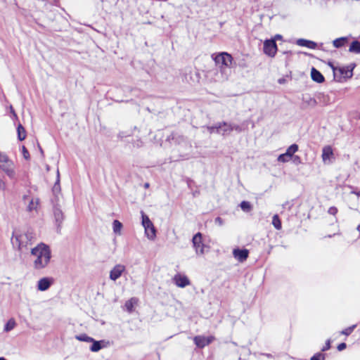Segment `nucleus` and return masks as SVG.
Masks as SVG:
<instances>
[{
  "instance_id": "obj_7",
  "label": "nucleus",
  "mask_w": 360,
  "mask_h": 360,
  "mask_svg": "<svg viewBox=\"0 0 360 360\" xmlns=\"http://www.w3.org/2000/svg\"><path fill=\"white\" fill-rule=\"evenodd\" d=\"M278 51L275 39H266L264 41L263 51L266 56L273 58Z\"/></svg>"
},
{
  "instance_id": "obj_26",
  "label": "nucleus",
  "mask_w": 360,
  "mask_h": 360,
  "mask_svg": "<svg viewBox=\"0 0 360 360\" xmlns=\"http://www.w3.org/2000/svg\"><path fill=\"white\" fill-rule=\"evenodd\" d=\"M292 158L290 157V156H288L286 155V153H283V154H281L278 157V161L280 162H283V163H285V162H288L290 160H291Z\"/></svg>"
},
{
  "instance_id": "obj_4",
  "label": "nucleus",
  "mask_w": 360,
  "mask_h": 360,
  "mask_svg": "<svg viewBox=\"0 0 360 360\" xmlns=\"http://www.w3.org/2000/svg\"><path fill=\"white\" fill-rule=\"evenodd\" d=\"M212 58L215 63L219 66L221 70L231 68L233 61L232 56L227 52L219 53L214 57L213 55Z\"/></svg>"
},
{
  "instance_id": "obj_22",
  "label": "nucleus",
  "mask_w": 360,
  "mask_h": 360,
  "mask_svg": "<svg viewBox=\"0 0 360 360\" xmlns=\"http://www.w3.org/2000/svg\"><path fill=\"white\" fill-rule=\"evenodd\" d=\"M272 224L277 230H281L282 228L281 221L278 214H275L272 218Z\"/></svg>"
},
{
  "instance_id": "obj_40",
  "label": "nucleus",
  "mask_w": 360,
  "mask_h": 360,
  "mask_svg": "<svg viewBox=\"0 0 360 360\" xmlns=\"http://www.w3.org/2000/svg\"><path fill=\"white\" fill-rule=\"evenodd\" d=\"M11 112H13V114L15 116H16V114H15V112L14 110H13L12 108H11Z\"/></svg>"
},
{
  "instance_id": "obj_31",
  "label": "nucleus",
  "mask_w": 360,
  "mask_h": 360,
  "mask_svg": "<svg viewBox=\"0 0 360 360\" xmlns=\"http://www.w3.org/2000/svg\"><path fill=\"white\" fill-rule=\"evenodd\" d=\"M37 204H38L37 200L36 202H34V200H32L28 205V207H27L28 210L32 211L33 210H36Z\"/></svg>"
},
{
  "instance_id": "obj_3",
  "label": "nucleus",
  "mask_w": 360,
  "mask_h": 360,
  "mask_svg": "<svg viewBox=\"0 0 360 360\" xmlns=\"http://www.w3.org/2000/svg\"><path fill=\"white\" fill-rule=\"evenodd\" d=\"M0 169L11 179H15V165L8 156L0 151Z\"/></svg>"
},
{
  "instance_id": "obj_10",
  "label": "nucleus",
  "mask_w": 360,
  "mask_h": 360,
  "mask_svg": "<svg viewBox=\"0 0 360 360\" xmlns=\"http://www.w3.org/2000/svg\"><path fill=\"white\" fill-rule=\"evenodd\" d=\"M173 281L179 288H185L191 284L188 278L181 274H176L173 278Z\"/></svg>"
},
{
  "instance_id": "obj_39",
  "label": "nucleus",
  "mask_w": 360,
  "mask_h": 360,
  "mask_svg": "<svg viewBox=\"0 0 360 360\" xmlns=\"http://www.w3.org/2000/svg\"><path fill=\"white\" fill-rule=\"evenodd\" d=\"M352 193H354L357 196H360V191H352Z\"/></svg>"
},
{
  "instance_id": "obj_18",
  "label": "nucleus",
  "mask_w": 360,
  "mask_h": 360,
  "mask_svg": "<svg viewBox=\"0 0 360 360\" xmlns=\"http://www.w3.org/2000/svg\"><path fill=\"white\" fill-rule=\"evenodd\" d=\"M347 43H348V38L346 37H340V38H338V39H335V40H333V45L335 48H341V47L346 46V44Z\"/></svg>"
},
{
  "instance_id": "obj_12",
  "label": "nucleus",
  "mask_w": 360,
  "mask_h": 360,
  "mask_svg": "<svg viewBox=\"0 0 360 360\" xmlns=\"http://www.w3.org/2000/svg\"><path fill=\"white\" fill-rule=\"evenodd\" d=\"M233 255L239 262H245L249 256V250L247 249H234Z\"/></svg>"
},
{
  "instance_id": "obj_20",
  "label": "nucleus",
  "mask_w": 360,
  "mask_h": 360,
  "mask_svg": "<svg viewBox=\"0 0 360 360\" xmlns=\"http://www.w3.org/2000/svg\"><path fill=\"white\" fill-rule=\"evenodd\" d=\"M349 51L352 53H360V41L355 40L350 44Z\"/></svg>"
},
{
  "instance_id": "obj_33",
  "label": "nucleus",
  "mask_w": 360,
  "mask_h": 360,
  "mask_svg": "<svg viewBox=\"0 0 360 360\" xmlns=\"http://www.w3.org/2000/svg\"><path fill=\"white\" fill-rule=\"evenodd\" d=\"M308 103V105H310V106H315L317 103L316 101L315 98H310L309 100L307 101Z\"/></svg>"
},
{
  "instance_id": "obj_27",
  "label": "nucleus",
  "mask_w": 360,
  "mask_h": 360,
  "mask_svg": "<svg viewBox=\"0 0 360 360\" xmlns=\"http://www.w3.org/2000/svg\"><path fill=\"white\" fill-rule=\"evenodd\" d=\"M356 326V325H353L352 326H349V327L344 329L343 330L341 331V334L345 335H350L353 332V330H354Z\"/></svg>"
},
{
  "instance_id": "obj_35",
  "label": "nucleus",
  "mask_w": 360,
  "mask_h": 360,
  "mask_svg": "<svg viewBox=\"0 0 360 360\" xmlns=\"http://www.w3.org/2000/svg\"><path fill=\"white\" fill-rule=\"evenodd\" d=\"M347 345L345 342H342L338 345V349L342 351L346 348Z\"/></svg>"
},
{
  "instance_id": "obj_5",
  "label": "nucleus",
  "mask_w": 360,
  "mask_h": 360,
  "mask_svg": "<svg viewBox=\"0 0 360 360\" xmlns=\"http://www.w3.org/2000/svg\"><path fill=\"white\" fill-rule=\"evenodd\" d=\"M142 224L145 229V233L149 240H154L156 237V230L147 215L142 214Z\"/></svg>"
},
{
  "instance_id": "obj_23",
  "label": "nucleus",
  "mask_w": 360,
  "mask_h": 360,
  "mask_svg": "<svg viewBox=\"0 0 360 360\" xmlns=\"http://www.w3.org/2000/svg\"><path fill=\"white\" fill-rule=\"evenodd\" d=\"M112 228H113V231L115 233L120 234L121 229L122 228V224L120 221L116 219L112 223Z\"/></svg>"
},
{
  "instance_id": "obj_30",
  "label": "nucleus",
  "mask_w": 360,
  "mask_h": 360,
  "mask_svg": "<svg viewBox=\"0 0 360 360\" xmlns=\"http://www.w3.org/2000/svg\"><path fill=\"white\" fill-rule=\"evenodd\" d=\"M22 153L25 160H30V153H29L28 150L26 148V147L24 146L22 147Z\"/></svg>"
},
{
  "instance_id": "obj_29",
  "label": "nucleus",
  "mask_w": 360,
  "mask_h": 360,
  "mask_svg": "<svg viewBox=\"0 0 360 360\" xmlns=\"http://www.w3.org/2000/svg\"><path fill=\"white\" fill-rule=\"evenodd\" d=\"M101 344L99 343V342L96 341L91 345V350L92 352H98V350L101 349Z\"/></svg>"
},
{
  "instance_id": "obj_1",
  "label": "nucleus",
  "mask_w": 360,
  "mask_h": 360,
  "mask_svg": "<svg viewBox=\"0 0 360 360\" xmlns=\"http://www.w3.org/2000/svg\"><path fill=\"white\" fill-rule=\"evenodd\" d=\"M31 255L34 257L33 264L36 269H41L46 267L51 257V250L44 243H40L32 248Z\"/></svg>"
},
{
  "instance_id": "obj_24",
  "label": "nucleus",
  "mask_w": 360,
  "mask_h": 360,
  "mask_svg": "<svg viewBox=\"0 0 360 360\" xmlns=\"http://www.w3.org/2000/svg\"><path fill=\"white\" fill-rule=\"evenodd\" d=\"M15 321L13 319H9L5 325L4 330L6 332L11 330L15 328Z\"/></svg>"
},
{
  "instance_id": "obj_8",
  "label": "nucleus",
  "mask_w": 360,
  "mask_h": 360,
  "mask_svg": "<svg viewBox=\"0 0 360 360\" xmlns=\"http://www.w3.org/2000/svg\"><path fill=\"white\" fill-rule=\"evenodd\" d=\"M214 340V337L210 335L207 337L203 335H197L193 338V342L198 348H203L210 345Z\"/></svg>"
},
{
  "instance_id": "obj_21",
  "label": "nucleus",
  "mask_w": 360,
  "mask_h": 360,
  "mask_svg": "<svg viewBox=\"0 0 360 360\" xmlns=\"http://www.w3.org/2000/svg\"><path fill=\"white\" fill-rule=\"evenodd\" d=\"M298 149H299L298 145L294 143V144H292L291 146H290L287 148L285 153L288 156H290L291 158H292V157L295 155L294 154L297 151H298Z\"/></svg>"
},
{
  "instance_id": "obj_6",
  "label": "nucleus",
  "mask_w": 360,
  "mask_h": 360,
  "mask_svg": "<svg viewBox=\"0 0 360 360\" xmlns=\"http://www.w3.org/2000/svg\"><path fill=\"white\" fill-rule=\"evenodd\" d=\"M13 240V245H16L20 251H22L23 248H27V246L31 244V238L28 233L15 235Z\"/></svg>"
},
{
  "instance_id": "obj_14",
  "label": "nucleus",
  "mask_w": 360,
  "mask_h": 360,
  "mask_svg": "<svg viewBox=\"0 0 360 360\" xmlns=\"http://www.w3.org/2000/svg\"><path fill=\"white\" fill-rule=\"evenodd\" d=\"M53 283V279L51 278H42L38 281V290L41 291L46 290Z\"/></svg>"
},
{
  "instance_id": "obj_9",
  "label": "nucleus",
  "mask_w": 360,
  "mask_h": 360,
  "mask_svg": "<svg viewBox=\"0 0 360 360\" xmlns=\"http://www.w3.org/2000/svg\"><path fill=\"white\" fill-rule=\"evenodd\" d=\"M193 247L195 249L196 253L203 254L205 245L202 243V233L198 232L194 235L193 238Z\"/></svg>"
},
{
  "instance_id": "obj_2",
  "label": "nucleus",
  "mask_w": 360,
  "mask_h": 360,
  "mask_svg": "<svg viewBox=\"0 0 360 360\" xmlns=\"http://www.w3.org/2000/svg\"><path fill=\"white\" fill-rule=\"evenodd\" d=\"M329 66L333 72L334 77L338 82H346L353 76V70L356 67V64L352 63L347 66L338 67L333 63H329Z\"/></svg>"
},
{
  "instance_id": "obj_15",
  "label": "nucleus",
  "mask_w": 360,
  "mask_h": 360,
  "mask_svg": "<svg viewBox=\"0 0 360 360\" xmlns=\"http://www.w3.org/2000/svg\"><path fill=\"white\" fill-rule=\"evenodd\" d=\"M311 79L318 83H322L325 81L323 75L315 68H312L311 70Z\"/></svg>"
},
{
  "instance_id": "obj_11",
  "label": "nucleus",
  "mask_w": 360,
  "mask_h": 360,
  "mask_svg": "<svg viewBox=\"0 0 360 360\" xmlns=\"http://www.w3.org/2000/svg\"><path fill=\"white\" fill-rule=\"evenodd\" d=\"M125 266L122 264L115 265L110 271V278L112 281H116L122 276V273L125 271Z\"/></svg>"
},
{
  "instance_id": "obj_41",
  "label": "nucleus",
  "mask_w": 360,
  "mask_h": 360,
  "mask_svg": "<svg viewBox=\"0 0 360 360\" xmlns=\"http://www.w3.org/2000/svg\"><path fill=\"white\" fill-rule=\"evenodd\" d=\"M275 38L279 39V38H281V36H280V35H278H278H276V36H275Z\"/></svg>"
},
{
  "instance_id": "obj_36",
  "label": "nucleus",
  "mask_w": 360,
  "mask_h": 360,
  "mask_svg": "<svg viewBox=\"0 0 360 360\" xmlns=\"http://www.w3.org/2000/svg\"><path fill=\"white\" fill-rule=\"evenodd\" d=\"M77 340H84V341H88L89 340H90L91 338L86 336V335H83V336H77L76 337Z\"/></svg>"
},
{
  "instance_id": "obj_38",
  "label": "nucleus",
  "mask_w": 360,
  "mask_h": 360,
  "mask_svg": "<svg viewBox=\"0 0 360 360\" xmlns=\"http://www.w3.org/2000/svg\"><path fill=\"white\" fill-rule=\"evenodd\" d=\"M292 159L296 162H300L301 161L300 157L298 155H294Z\"/></svg>"
},
{
  "instance_id": "obj_13",
  "label": "nucleus",
  "mask_w": 360,
  "mask_h": 360,
  "mask_svg": "<svg viewBox=\"0 0 360 360\" xmlns=\"http://www.w3.org/2000/svg\"><path fill=\"white\" fill-rule=\"evenodd\" d=\"M321 158L324 163H326L327 161L330 162L332 158H334L333 150L330 146H326L323 148Z\"/></svg>"
},
{
  "instance_id": "obj_42",
  "label": "nucleus",
  "mask_w": 360,
  "mask_h": 360,
  "mask_svg": "<svg viewBox=\"0 0 360 360\" xmlns=\"http://www.w3.org/2000/svg\"><path fill=\"white\" fill-rule=\"evenodd\" d=\"M0 360H6L4 357H0Z\"/></svg>"
},
{
  "instance_id": "obj_25",
  "label": "nucleus",
  "mask_w": 360,
  "mask_h": 360,
  "mask_svg": "<svg viewBox=\"0 0 360 360\" xmlns=\"http://www.w3.org/2000/svg\"><path fill=\"white\" fill-rule=\"evenodd\" d=\"M240 206V208L245 212H250L252 210V205L248 201H242Z\"/></svg>"
},
{
  "instance_id": "obj_37",
  "label": "nucleus",
  "mask_w": 360,
  "mask_h": 360,
  "mask_svg": "<svg viewBox=\"0 0 360 360\" xmlns=\"http://www.w3.org/2000/svg\"><path fill=\"white\" fill-rule=\"evenodd\" d=\"M215 222L217 224H218L219 225H222L223 224V220L221 217H218L215 219Z\"/></svg>"
},
{
  "instance_id": "obj_17",
  "label": "nucleus",
  "mask_w": 360,
  "mask_h": 360,
  "mask_svg": "<svg viewBox=\"0 0 360 360\" xmlns=\"http://www.w3.org/2000/svg\"><path fill=\"white\" fill-rule=\"evenodd\" d=\"M139 300L136 297H132L125 302V307L128 312L131 313L134 311V306L137 304Z\"/></svg>"
},
{
  "instance_id": "obj_16",
  "label": "nucleus",
  "mask_w": 360,
  "mask_h": 360,
  "mask_svg": "<svg viewBox=\"0 0 360 360\" xmlns=\"http://www.w3.org/2000/svg\"><path fill=\"white\" fill-rule=\"evenodd\" d=\"M297 45L300 46L307 47L309 49H316L317 44L316 42L310 40H307L304 39H298L297 41Z\"/></svg>"
},
{
  "instance_id": "obj_28",
  "label": "nucleus",
  "mask_w": 360,
  "mask_h": 360,
  "mask_svg": "<svg viewBox=\"0 0 360 360\" xmlns=\"http://www.w3.org/2000/svg\"><path fill=\"white\" fill-rule=\"evenodd\" d=\"M310 360H325V354L321 352L315 354Z\"/></svg>"
},
{
  "instance_id": "obj_19",
  "label": "nucleus",
  "mask_w": 360,
  "mask_h": 360,
  "mask_svg": "<svg viewBox=\"0 0 360 360\" xmlns=\"http://www.w3.org/2000/svg\"><path fill=\"white\" fill-rule=\"evenodd\" d=\"M18 138L20 141L25 139L27 133L25 129L21 124H19L17 127Z\"/></svg>"
},
{
  "instance_id": "obj_32",
  "label": "nucleus",
  "mask_w": 360,
  "mask_h": 360,
  "mask_svg": "<svg viewBox=\"0 0 360 360\" xmlns=\"http://www.w3.org/2000/svg\"><path fill=\"white\" fill-rule=\"evenodd\" d=\"M330 348V340H328L323 346V347L321 349V352H325L328 350Z\"/></svg>"
},
{
  "instance_id": "obj_34",
  "label": "nucleus",
  "mask_w": 360,
  "mask_h": 360,
  "mask_svg": "<svg viewBox=\"0 0 360 360\" xmlns=\"http://www.w3.org/2000/svg\"><path fill=\"white\" fill-rule=\"evenodd\" d=\"M328 212L335 215L338 212V209L335 207H331L328 210Z\"/></svg>"
}]
</instances>
